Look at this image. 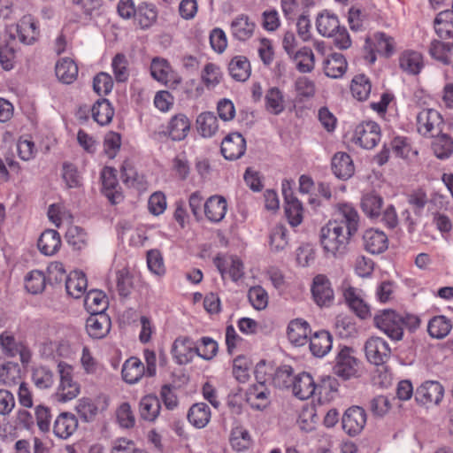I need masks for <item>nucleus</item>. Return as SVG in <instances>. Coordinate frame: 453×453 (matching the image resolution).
I'll list each match as a JSON object with an SVG mask.
<instances>
[{"label": "nucleus", "mask_w": 453, "mask_h": 453, "mask_svg": "<svg viewBox=\"0 0 453 453\" xmlns=\"http://www.w3.org/2000/svg\"><path fill=\"white\" fill-rule=\"evenodd\" d=\"M351 238L337 222L328 221L321 227L319 233L320 244L325 253L334 257L347 251Z\"/></svg>", "instance_id": "1"}, {"label": "nucleus", "mask_w": 453, "mask_h": 453, "mask_svg": "<svg viewBox=\"0 0 453 453\" xmlns=\"http://www.w3.org/2000/svg\"><path fill=\"white\" fill-rule=\"evenodd\" d=\"M333 370L335 375L344 380L359 376L360 361L354 356L352 348L344 346L340 349Z\"/></svg>", "instance_id": "2"}, {"label": "nucleus", "mask_w": 453, "mask_h": 453, "mask_svg": "<svg viewBox=\"0 0 453 453\" xmlns=\"http://www.w3.org/2000/svg\"><path fill=\"white\" fill-rule=\"evenodd\" d=\"M403 315L393 310H383L374 317L375 326L393 341L403 336Z\"/></svg>", "instance_id": "3"}, {"label": "nucleus", "mask_w": 453, "mask_h": 453, "mask_svg": "<svg viewBox=\"0 0 453 453\" xmlns=\"http://www.w3.org/2000/svg\"><path fill=\"white\" fill-rule=\"evenodd\" d=\"M335 218L331 222H337L348 235L353 237L358 231L360 216L357 209L349 203H339L335 206Z\"/></svg>", "instance_id": "4"}, {"label": "nucleus", "mask_w": 453, "mask_h": 453, "mask_svg": "<svg viewBox=\"0 0 453 453\" xmlns=\"http://www.w3.org/2000/svg\"><path fill=\"white\" fill-rule=\"evenodd\" d=\"M381 138V130L375 121L368 120L358 124L354 131L353 141L361 148L372 150L377 146Z\"/></svg>", "instance_id": "5"}, {"label": "nucleus", "mask_w": 453, "mask_h": 453, "mask_svg": "<svg viewBox=\"0 0 453 453\" xmlns=\"http://www.w3.org/2000/svg\"><path fill=\"white\" fill-rule=\"evenodd\" d=\"M443 119L439 111L423 109L417 115V130L425 137H434L441 133Z\"/></svg>", "instance_id": "6"}, {"label": "nucleus", "mask_w": 453, "mask_h": 453, "mask_svg": "<svg viewBox=\"0 0 453 453\" xmlns=\"http://www.w3.org/2000/svg\"><path fill=\"white\" fill-rule=\"evenodd\" d=\"M365 352L367 360L376 366L386 364L391 357L388 343L379 336H372L365 342Z\"/></svg>", "instance_id": "7"}, {"label": "nucleus", "mask_w": 453, "mask_h": 453, "mask_svg": "<svg viewBox=\"0 0 453 453\" xmlns=\"http://www.w3.org/2000/svg\"><path fill=\"white\" fill-rule=\"evenodd\" d=\"M0 347L8 357H13L19 355L23 365H27L31 361L30 349L24 342L18 341L10 332L4 331L0 334Z\"/></svg>", "instance_id": "8"}, {"label": "nucleus", "mask_w": 453, "mask_h": 453, "mask_svg": "<svg viewBox=\"0 0 453 453\" xmlns=\"http://www.w3.org/2000/svg\"><path fill=\"white\" fill-rule=\"evenodd\" d=\"M60 374V385L56 394L58 401L68 402L74 399L80 394V386L73 380L72 367L60 362L58 365Z\"/></svg>", "instance_id": "9"}, {"label": "nucleus", "mask_w": 453, "mask_h": 453, "mask_svg": "<svg viewBox=\"0 0 453 453\" xmlns=\"http://www.w3.org/2000/svg\"><path fill=\"white\" fill-rule=\"evenodd\" d=\"M366 418V412L364 408L357 405L351 406L342 415V429L349 436H357L365 428Z\"/></svg>", "instance_id": "10"}, {"label": "nucleus", "mask_w": 453, "mask_h": 453, "mask_svg": "<svg viewBox=\"0 0 453 453\" xmlns=\"http://www.w3.org/2000/svg\"><path fill=\"white\" fill-rule=\"evenodd\" d=\"M372 46L375 47L377 52L386 57L391 56L394 52L393 38L388 36L384 33H376L374 35V42H372L370 38H367L364 46L365 50L367 52V55L365 56V58L370 64H373L376 60V55Z\"/></svg>", "instance_id": "11"}, {"label": "nucleus", "mask_w": 453, "mask_h": 453, "mask_svg": "<svg viewBox=\"0 0 453 453\" xmlns=\"http://www.w3.org/2000/svg\"><path fill=\"white\" fill-rule=\"evenodd\" d=\"M311 294L314 302L319 307H329L333 304L334 300V290L328 278L323 274H319L314 277Z\"/></svg>", "instance_id": "12"}, {"label": "nucleus", "mask_w": 453, "mask_h": 453, "mask_svg": "<svg viewBox=\"0 0 453 453\" xmlns=\"http://www.w3.org/2000/svg\"><path fill=\"white\" fill-rule=\"evenodd\" d=\"M444 394L442 385L435 380H427L422 383L414 394L415 400L420 404H438Z\"/></svg>", "instance_id": "13"}, {"label": "nucleus", "mask_w": 453, "mask_h": 453, "mask_svg": "<svg viewBox=\"0 0 453 453\" xmlns=\"http://www.w3.org/2000/svg\"><path fill=\"white\" fill-rule=\"evenodd\" d=\"M150 74L158 82L172 87L180 83V78L177 77L167 60L154 58L150 64Z\"/></svg>", "instance_id": "14"}, {"label": "nucleus", "mask_w": 453, "mask_h": 453, "mask_svg": "<svg viewBox=\"0 0 453 453\" xmlns=\"http://www.w3.org/2000/svg\"><path fill=\"white\" fill-rule=\"evenodd\" d=\"M246 150V141L240 133L227 134L221 142V153L227 160L240 158Z\"/></svg>", "instance_id": "15"}, {"label": "nucleus", "mask_w": 453, "mask_h": 453, "mask_svg": "<svg viewBox=\"0 0 453 453\" xmlns=\"http://www.w3.org/2000/svg\"><path fill=\"white\" fill-rule=\"evenodd\" d=\"M199 348L188 337L177 338L172 347V354L173 358L179 365H185L190 363L195 355L197 356Z\"/></svg>", "instance_id": "16"}, {"label": "nucleus", "mask_w": 453, "mask_h": 453, "mask_svg": "<svg viewBox=\"0 0 453 453\" xmlns=\"http://www.w3.org/2000/svg\"><path fill=\"white\" fill-rule=\"evenodd\" d=\"M111 321L105 312L90 314L86 321V330L93 339H103L110 333Z\"/></svg>", "instance_id": "17"}, {"label": "nucleus", "mask_w": 453, "mask_h": 453, "mask_svg": "<svg viewBox=\"0 0 453 453\" xmlns=\"http://www.w3.org/2000/svg\"><path fill=\"white\" fill-rule=\"evenodd\" d=\"M363 244L366 251L371 254H381L388 248L387 234L379 229L370 228L363 234Z\"/></svg>", "instance_id": "18"}, {"label": "nucleus", "mask_w": 453, "mask_h": 453, "mask_svg": "<svg viewBox=\"0 0 453 453\" xmlns=\"http://www.w3.org/2000/svg\"><path fill=\"white\" fill-rule=\"evenodd\" d=\"M227 211V202L222 196H210L203 203V212L206 219L212 223L223 220Z\"/></svg>", "instance_id": "19"}, {"label": "nucleus", "mask_w": 453, "mask_h": 453, "mask_svg": "<svg viewBox=\"0 0 453 453\" xmlns=\"http://www.w3.org/2000/svg\"><path fill=\"white\" fill-rule=\"evenodd\" d=\"M285 199V214L291 226H297L303 221V207L302 203L293 195L291 189L283 188Z\"/></svg>", "instance_id": "20"}, {"label": "nucleus", "mask_w": 453, "mask_h": 453, "mask_svg": "<svg viewBox=\"0 0 453 453\" xmlns=\"http://www.w3.org/2000/svg\"><path fill=\"white\" fill-rule=\"evenodd\" d=\"M293 394L301 400L311 397L319 391L318 385L308 372H301L294 378L292 385Z\"/></svg>", "instance_id": "21"}, {"label": "nucleus", "mask_w": 453, "mask_h": 453, "mask_svg": "<svg viewBox=\"0 0 453 453\" xmlns=\"http://www.w3.org/2000/svg\"><path fill=\"white\" fill-rule=\"evenodd\" d=\"M19 40L25 45H31L37 41L40 31L37 23L31 16H24L16 25Z\"/></svg>", "instance_id": "22"}, {"label": "nucleus", "mask_w": 453, "mask_h": 453, "mask_svg": "<svg viewBox=\"0 0 453 453\" xmlns=\"http://www.w3.org/2000/svg\"><path fill=\"white\" fill-rule=\"evenodd\" d=\"M78 428L76 416L70 412L60 413L53 425L54 434L61 439H68Z\"/></svg>", "instance_id": "23"}, {"label": "nucleus", "mask_w": 453, "mask_h": 453, "mask_svg": "<svg viewBox=\"0 0 453 453\" xmlns=\"http://www.w3.org/2000/svg\"><path fill=\"white\" fill-rule=\"evenodd\" d=\"M140 418L147 422H155L161 411L160 399L154 394L142 396L139 402Z\"/></svg>", "instance_id": "24"}, {"label": "nucleus", "mask_w": 453, "mask_h": 453, "mask_svg": "<svg viewBox=\"0 0 453 453\" xmlns=\"http://www.w3.org/2000/svg\"><path fill=\"white\" fill-rule=\"evenodd\" d=\"M311 330L307 321L296 319L289 322L287 329L288 338L296 346H303L307 341Z\"/></svg>", "instance_id": "25"}, {"label": "nucleus", "mask_w": 453, "mask_h": 453, "mask_svg": "<svg viewBox=\"0 0 453 453\" xmlns=\"http://www.w3.org/2000/svg\"><path fill=\"white\" fill-rule=\"evenodd\" d=\"M334 174L341 180L349 179L355 172V166L350 156L345 152H337L331 162Z\"/></svg>", "instance_id": "26"}, {"label": "nucleus", "mask_w": 453, "mask_h": 453, "mask_svg": "<svg viewBox=\"0 0 453 453\" xmlns=\"http://www.w3.org/2000/svg\"><path fill=\"white\" fill-rule=\"evenodd\" d=\"M190 121L188 118L182 113L173 116L167 126V133L173 141L184 140L190 130Z\"/></svg>", "instance_id": "27"}, {"label": "nucleus", "mask_w": 453, "mask_h": 453, "mask_svg": "<svg viewBox=\"0 0 453 453\" xmlns=\"http://www.w3.org/2000/svg\"><path fill=\"white\" fill-rule=\"evenodd\" d=\"M37 246L43 255L53 256L61 247L59 233L54 229L43 231L38 239Z\"/></svg>", "instance_id": "28"}, {"label": "nucleus", "mask_w": 453, "mask_h": 453, "mask_svg": "<svg viewBox=\"0 0 453 453\" xmlns=\"http://www.w3.org/2000/svg\"><path fill=\"white\" fill-rule=\"evenodd\" d=\"M347 67L348 63L342 53H333L323 62L325 74L333 79H339L342 77Z\"/></svg>", "instance_id": "29"}, {"label": "nucleus", "mask_w": 453, "mask_h": 453, "mask_svg": "<svg viewBox=\"0 0 453 453\" xmlns=\"http://www.w3.org/2000/svg\"><path fill=\"white\" fill-rule=\"evenodd\" d=\"M270 390L264 383L250 386L246 393L247 402L251 408L263 410L269 404Z\"/></svg>", "instance_id": "30"}, {"label": "nucleus", "mask_w": 453, "mask_h": 453, "mask_svg": "<svg viewBox=\"0 0 453 453\" xmlns=\"http://www.w3.org/2000/svg\"><path fill=\"white\" fill-rule=\"evenodd\" d=\"M360 204L362 211L368 218L379 219L380 211L383 208L384 199L374 192H369L363 195Z\"/></svg>", "instance_id": "31"}, {"label": "nucleus", "mask_w": 453, "mask_h": 453, "mask_svg": "<svg viewBox=\"0 0 453 453\" xmlns=\"http://www.w3.org/2000/svg\"><path fill=\"white\" fill-rule=\"evenodd\" d=\"M399 65L404 73L417 75L424 66L423 57L419 52L406 50L399 58Z\"/></svg>", "instance_id": "32"}, {"label": "nucleus", "mask_w": 453, "mask_h": 453, "mask_svg": "<svg viewBox=\"0 0 453 453\" xmlns=\"http://www.w3.org/2000/svg\"><path fill=\"white\" fill-rule=\"evenodd\" d=\"M122 378L129 384L138 382L145 373L143 363L136 357H132L126 360L122 367Z\"/></svg>", "instance_id": "33"}, {"label": "nucleus", "mask_w": 453, "mask_h": 453, "mask_svg": "<svg viewBox=\"0 0 453 453\" xmlns=\"http://www.w3.org/2000/svg\"><path fill=\"white\" fill-rule=\"evenodd\" d=\"M211 409L204 403H194L188 411V420L196 428H203L211 420Z\"/></svg>", "instance_id": "34"}, {"label": "nucleus", "mask_w": 453, "mask_h": 453, "mask_svg": "<svg viewBox=\"0 0 453 453\" xmlns=\"http://www.w3.org/2000/svg\"><path fill=\"white\" fill-rule=\"evenodd\" d=\"M103 187L105 196L111 203H119L123 196L120 192L117 190L118 180L115 175V170L112 168H104L102 173Z\"/></svg>", "instance_id": "35"}, {"label": "nucleus", "mask_w": 453, "mask_h": 453, "mask_svg": "<svg viewBox=\"0 0 453 453\" xmlns=\"http://www.w3.org/2000/svg\"><path fill=\"white\" fill-rule=\"evenodd\" d=\"M332 343V335L327 331L322 330L310 338V349L314 356L322 357L331 350Z\"/></svg>", "instance_id": "36"}, {"label": "nucleus", "mask_w": 453, "mask_h": 453, "mask_svg": "<svg viewBox=\"0 0 453 453\" xmlns=\"http://www.w3.org/2000/svg\"><path fill=\"white\" fill-rule=\"evenodd\" d=\"M157 19V11L156 6L146 2L141 3L137 6L134 19L141 29L150 28Z\"/></svg>", "instance_id": "37"}, {"label": "nucleus", "mask_w": 453, "mask_h": 453, "mask_svg": "<svg viewBox=\"0 0 453 453\" xmlns=\"http://www.w3.org/2000/svg\"><path fill=\"white\" fill-rule=\"evenodd\" d=\"M344 298L349 308L360 319H366L370 316L368 304L357 294V289L349 287L343 293Z\"/></svg>", "instance_id": "38"}, {"label": "nucleus", "mask_w": 453, "mask_h": 453, "mask_svg": "<svg viewBox=\"0 0 453 453\" xmlns=\"http://www.w3.org/2000/svg\"><path fill=\"white\" fill-rule=\"evenodd\" d=\"M91 113L96 122L100 126H104L111 121L114 116V109L108 99L101 98L93 104Z\"/></svg>", "instance_id": "39"}, {"label": "nucleus", "mask_w": 453, "mask_h": 453, "mask_svg": "<svg viewBox=\"0 0 453 453\" xmlns=\"http://www.w3.org/2000/svg\"><path fill=\"white\" fill-rule=\"evenodd\" d=\"M196 122L197 132L205 138L212 137L219 129L217 117L211 111L200 113Z\"/></svg>", "instance_id": "40"}, {"label": "nucleus", "mask_w": 453, "mask_h": 453, "mask_svg": "<svg viewBox=\"0 0 453 453\" xmlns=\"http://www.w3.org/2000/svg\"><path fill=\"white\" fill-rule=\"evenodd\" d=\"M228 72L231 77L237 81H245L251 72L250 64L244 56H235L228 65Z\"/></svg>", "instance_id": "41"}, {"label": "nucleus", "mask_w": 453, "mask_h": 453, "mask_svg": "<svg viewBox=\"0 0 453 453\" xmlns=\"http://www.w3.org/2000/svg\"><path fill=\"white\" fill-rule=\"evenodd\" d=\"M87 285V278L82 272L74 271L65 280L66 292L74 298H79L85 293Z\"/></svg>", "instance_id": "42"}, {"label": "nucleus", "mask_w": 453, "mask_h": 453, "mask_svg": "<svg viewBox=\"0 0 453 453\" xmlns=\"http://www.w3.org/2000/svg\"><path fill=\"white\" fill-rule=\"evenodd\" d=\"M265 109L273 115H279L285 110V96L277 87L270 88L265 96Z\"/></svg>", "instance_id": "43"}, {"label": "nucleus", "mask_w": 453, "mask_h": 453, "mask_svg": "<svg viewBox=\"0 0 453 453\" xmlns=\"http://www.w3.org/2000/svg\"><path fill=\"white\" fill-rule=\"evenodd\" d=\"M56 75L65 84L73 83L78 76V66L68 58H62L56 65Z\"/></svg>", "instance_id": "44"}, {"label": "nucleus", "mask_w": 453, "mask_h": 453, "mask_svg": "<svg viewBox=\"0 0 453 453\" xmlns=\"http://www.w3.org/2000/svg\"><path fill=\"white\" fill-rule=\"evenodd\" d=\"M255 29V24L250 21L246 15H239L231 23V31L234 38L245 41L251 37Z\"/></svg>", "instance_id": "45"}, {"label": "nucleus", "mask_w": 453, "mask_h": 453, "mask_svg": "<svg viewBox=\"0 0 453 453\" xmlns=\"http://www.w3.org/2000/svg\"><path fill=\"white\" fill-rule=\"evenodd\" d=\"M452 51L453 46L451 42H443L438 40H433L428 49L430 56L443 65L450 64L453 55Z\"/></svg>", "instance_id": "46"}, {"label": "nucleus", "mask_w": 453, "mask_h": 453, "mask_svg": "<svg viewBox=\"0 0 453 453\" xmlns=\"http://www.w3.org/2000/svg\"><path fill=\"white\" fill-rule=\"evenodd\" d=\"M452 328L451 321L443 315L432 318L427 326V331L431 337L442 339L446 337Z\"/></svg>", "instance_id": "47"}, {"label": "nucleus", "mask_w": 453, "mask_h": 453, "mask_svg": "<svg viewBox=\"0 0 453 453\" xmlns=\"http://www.w3.org/2000/svg\"><path fill=\"white\" fill-rule=\"evenodd\" d=\"M230 444L234 450L245 451L252 444V439L249 431L242 426L234 427L230 434Z\"/></svg>", "instance_id": "48"}, {"label": "nucleus", "mask_w": 453, "mask_h": 453, "mask_svg": "<svg viewBox=\"0 0 453 453\" xmlns=\"http://www.w3.org/2000/svg\"><path fill=\"white\" fill-rule=\"evenodd\" d=\"M316 25L318 32L326 37H330L341 27L337 16L329 12L320 13Z\"/></svg>", "instance_id": "49"}, {"label": "nucleus", "mask_w": 453, "mask_h": 453, "mask_svg": "<svg viewBox=\"0 0 453 453\" xmlns=\"http://www.w3.org/2000/svg\"><path fill=\"white\" fill-rule=\"evenodd\" d=\"M350 90L352 96L358 101L367 100L372 90V84L369 78L365 74L356 75L352 79Z\"/></svg>", "instance_id": "50"}, {"label": "nucleus", "mask_w": 453, "mask_h": 453, "mask_svg": "<svg viewBox=\"0 0 453 453\" xmlns=\"http://www.w3.org/2000/svg\"><path fill=\"white\" fill-rule=\"evenodd\" d=\"M75 410L80 418L87 423L93 422L98 414V406L93 399L88 397L79 399Z\"/></svg>", "instance_id": "51"}, {"label": "nucleus", "mask_w": 453, "mask_h": 453, "mask_svg": "<svg viewBox=\"0 0 453 453\" xmlns=\"http://www.w3.org/2000/svg\"><path fill=\"white\" fill-rule=\"evenodd\" d=\"M296 69L302 73H311L315 66V58L312 50L303 47L294 54Z\"/></svg>", "instance_id": "52"}, {"label": "nucleus", "mask_w": 453, "mask_h": 453, "mask_svg": "<svg viewBox=\"0 0 453 453\" xmlns=\"http://www.w3.org/2000/svg\"><path fill=\"white\" fill-rule=\"evenodd\" d=\"M107 303L105 296L99 290L89 291L84 299V305L90 314L105 312Z\"/></svg>", "instance_id": "53"}, {"label": "nucleus", "mask_w": 453, "mask_h": 453, "mask_svg": "<svg viewBox=\"0 0 453 453\" xmlns=\"http://www.w3.org/2000/svg\"><path fill=\"white\" fill-rule=\"evenodd\" d=\"M434 197L428 198L426 190L418 188L407 195V202L412 207L416 216L420 217L428 202H434Z\"/></svg>", "instance_id": "54"}, {"label": "nucleus", "mask_w": 453, "mask_h": 453, "mask_svg": "<svg viewBox=\"0 0 453 453\" xmlns=\"http://www.w3.org/2000/svg\"><path fill=\"white\" fill-rule=\"evenodd\" d=\"M65 239L67 243L76 250H81L88 245V234L83 228L78 226H71L68 227Z\"/></svg>", "instance_id": "55"}, {"label": "nucleus", "mask_w": 453, "mask_h": 453, "mask_svg": "<svg viewBox=\"0 0 453 453\" xmlns=\"http://www.w3.org/2000/svg\"><path fill=\"white\" fill-rule=\"evenodd\" d=\"M62 178L68 188H77L82 185V177L77 166L72 163H63Z\"/></svg>", "instance_id": "56"}, {"label": "nucleus", "mask_w": 453, "mask_h": 453, "mask_svg": "<svg viewBox=\"0 0 453 453\" xmlns=\"http://www.w3.org/2000/svg\"><path fill=\"white\" fill-rule=\"evenodd\" d=\"M269 240L273 251L283 250L288 245L287 228L281 224L274 226L270 231Z\"/></svg>", "instance_id": "57"}, {"label": "nucleus", "mask_w": 453, "mask_h": 453, "mask_svg": "<svg viewBox=\"0 0 453 453\" xmlns=\"http://www.w3.org/2000/svg\"><path fill=\"white\" fill-rule=\"evenodd\" d=\"M433 142V150L438 158H448L453 152V140L446 134L436 135Z\"/></svg>", "instance_id": "58"}, {"label": "nucleus", "mask_w": 453, "mask_h": 453, "mask_svg": "<svg viewBox=\"0 0 453 453\" xmlns=\"http://www.w3.org/2000/svg\"><path fill=\"white\" fill-rule=\"evenodd\" d=\"M116 287L119 295L122 297H127L134 288L133 276L127 268H122L116 272Z\"/></svg>", "instance_id": "59"}, {"label": "nucleus", "mask_w": 453, "mask_h": 453, "mask_svg": "<svg viewBox=\"0 0 453 453\" xmlns=\"http://www.w3.org/2000/svg\"><path fill=\"white\" fill-rule=\"evenodd\" d=\"M32 380L40 389H46L53 384V372L46 366H37L32 371Z\"/></svg>", "instance_id": "60"}, {"label": "nucleus", "mask_w": 453, "mask_h": 453, "mask_svg": "<svg viewBox=\"0 0 453 453\" xmlns=\"http://www.w3.org/2000/svg\"><path fill=\"white\" fill-rule=\"evenodd\" d=\"M20 380V368L17 363L8 362L0 368V380L7 385H16Z\"/></svg>", "instance_id": "61"}, {"label": "nucleus", "mask_w": 453, "mask_h": 453, "mask_svg": "<svg viewBox=\"0 0 453 453\" xmlns=\"http://www.w3.org/2000/svg\"><path fill=\"white\" fill-rule=\"evenodd\" d=\"M46 276L38 270H34L26 277V288L34 295L42 292L46 286Z\"/></svg>", "instance_id": "62"}, {"label": "nucleus", "mask_w": 453, "mask_h": 453, "mask_svg": "<svg viewBox=\"0 0 453 453\" xmlns=\"http://www.w3.org/2000/svg\"><path fill=\"white\" fill-rule=\"evenodd\" d=\"M248 298L255 310H265L268 305V294L261 286H255L249 289Z\"/></svg>", "instance_id": "63"}, {"label": "nucleus", "mask_w": 453, "mask_h": 453, "mask_svg": "<svg viewBox=\"0 0 453 453\" xmlns=\"http://www.w3.org/2000/svg\"><path fill=\"white\" fill-rule=\"evenodd\" d=\"M111 67L113 70L114 77L118 82H125L128 80V61L124 54L118 53L113 58Z\"/></svg>", "instance_id": "64"}]
</instances>
